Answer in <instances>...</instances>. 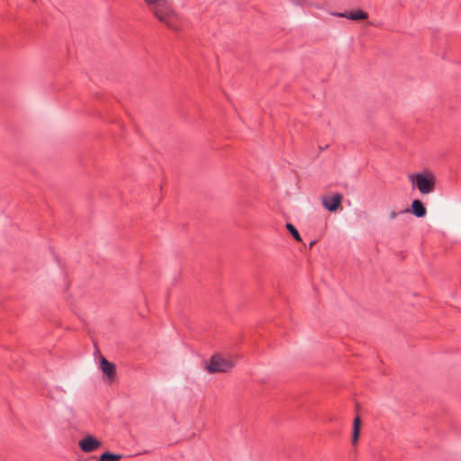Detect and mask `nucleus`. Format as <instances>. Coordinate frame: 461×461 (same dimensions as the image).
<instances>
[{
  "label": "nucleus",
  "instance_id": "1",
  "mask_svg": "<svg viewBox=\"0 0 461 461\" xmlns=\"http://www.w3.org/2000/svg\"><path fill=\"white\" fill-rule=\"evenodd\" d=\"M154 16L172 31H178L181 19L167 0H144Z\"/></svg>",
  "mask_w": 461,
  "mask_h": 461
},
{
  "label": "nucleus",
  "instance_id": "2",
  "mask_svg": "<svg viewBox=\"0 0 461 461\" xmlns=\"http://www.w3.org/2000/svg\"><path fill=\"white\" fill-rule=\"evenodd\" d=\"M410 180L416 184L418 190L424 194H430L435 188V177L430 173L410 175Z\"/></svg>",
  "mask_w": 461,
  "mask_h": 461
},
{
  "label": "nucleus",
  "instance_id": "3",
  "mask_svg": "<svg viewBox=\"0 0 461 461\" xmlns=\"http://www.w3.org/2000/svg\"><path fill=\"white\" fill-rule=\"evenodd\" d=\"M233 367V362L230 359L224 358L221 355H213L205 364V369L210 374L225 373Z\"/></svg>",
  "mask_w": 461,
  "mask_h": 461
},
{
  "label": "nucleus",
  "instance_id": "4",
  "mask_svg": "<svg viewBox=\"0 0 461 461\" xmlns=\"http://www.w3.org/2000/svg\"><path fill=\"white\" fill-rule=\"evenodd\" d=\"M101 441L91 435H87L78 442L80 449L85 453H91L101 446Z\"/></svg>",
  "mask_w": 461,
  "mask_h": 461
},
{
  "label": "nucleus",
  "instance_id": "5",
  "mask_svg": "<svg viewBox=\"0 0 461 461\" xmlns=\"http://www.w3.org/2000/svg\"><path fill=\"white\" fill-rule=\"evenodd\" d=\"M342 196L339 194L332 196L323 197L322 204L330 212H335L341 203Z\"/></svg>",
  "mask_w": 461,
  "mask_h": 461
},
{
  "label": "nucleus",
  "instance_id": "6",
  "mask_svg": "<svg viewBox=\"0 0 461 461\" xmlns=\"http://www.w3.org/2000/svg\"><path fill=\"white\" fill-rule=\"evenodd\" d=\"M411 212L418 218H422L426 215L427 210L424 204L420 200H414L411 203V209L401 211L400 213Z\"/></svg>",
  "mask_w": 461,
  "mask_h": 461
},
{
  "label": "nucleus",
  "instance_id": "7",
  "mask_svg": "<svg viewBox=\"0 0 461 461\" xmlns=\"http://www.w3.org/2000/svg\"><path fill=\"white\" fill-rule=\"evenodd\" d=\"M337 15L339 17H345V18H348V19L353 20V21L366 19L368 16L366 12H364L360 9L352 10L348 13H339V14H337Z\"/></svg>",
  "mask_w": 461,
  "mask_h": 461
},
{
  "label": "nucleus",
  "instance_id": "8",
  "mask_svg": "<svg viewBox=\"0 0 461 461\" xmlns=\"http://www.w3.org/2000/svg\"><path fill=\"white\" fill-rule=\"evenodd\" d=\"M100 368L104 374H105L109 378H113L115 375V366L114 364L109 362L104 357H102L100 361Z\"/></svg>",
  "mask_w": 461,
  "mask_h": 461
},
{
  "label": "nucleus",
  "instance_id": "9",
  "mask_svg": "<svg viewBox=\"0 0 461 461\" xmlns=\"http://www.w3.org/2000/svg\"><path fill=\"white\" fill-rule=\"evenodd\" d=\"M122 458V455H121V454L104 452L100 456L99 460L100 461H119Z\"/></svg>",
  "mask_w": 461,
  "mask_h": 461
},
{
  "label": "nucleus",
  "instance_id": "10",
  "mask_svg": "<svg viewBox=\"0 0 461 461\" xmlns=\"http://www.w3.org/2000/svg\"><path fill=\"white\" fill-rule=\"evenodd\" d=\"M359 428H360V419H359V417H356L354 419V423H353V433H352V443L353 444H355L358 439Z\"/></svg>",
  "mask_w": 461,
  "mask_h": 461
},
{
  "label": "nucleus",
  "instance_id": "11",
  "mask_svg": "<svg viewBox=\"0 0 461 461\" xmlns=\"http://www.w3.org/2000/svg\"><path fill=\"white\" fill-rule=\"evenodd\" d=\"M286 229L288 231L292 234V236L297 240H301V236L299 231L296 230V228L292 223H286Z\"/></svg>",
  "mask_w": 461,
  "mask_h": 461
},
{
  "label": "nucleus",
  "instance_id": "12",
  "mask_svg": "<svg viewBox=\"0 0 461 461\" xmlns=\"http://www.w3.org/2000/svg\"><path fill=\"white\" fill-rule=\"evenodd\" d=\"M400 212H396L394 211L391 212H390V219L393 220L396 218V216L399 214Z\"/></svg>",
  "mask_w": 461,
  "mask_h": 461
},
{
  "label": "nucleus",
  "instance_id": "13",
  "mask_svg": "<svg viewBox=\"0 0 461 461\" xmlns=\"http://www.w3.org/2000/svg\"><path fill=\"white\" fill-rule=\"evenodd\" d=\"M314 243H315V241H312V242H311V244H310V246H311V247H312V246H313V244H314Z\"/></svg>",
  "mask_w": 461,
  "mask_h": 461
}]
</instances>
